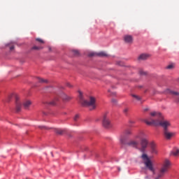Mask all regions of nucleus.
I'll list each match as a JSON object with an SVG mask.
<instances>
[{
  "label": "nucleus",
  "mask_w": 179,
  "mask_h": 179,
  "mask_svg": "<svg viewBox=\"0 0 179 179\" xmlns=\"http://www.w3.org/2000/svg\"><path fill=\"white\" fill-rule=\"evenodd\" d=\"M144 122L147 125H155V127H162L163 131H167L170 127H171V123L170 121L164 120V117L162 116L159 117V120H155L150 118V121L148 119L144 120Z\"/></svg>",
  "instance_id": "1"
},
{
  "label": "nucleus",
  "mask_w": 179,
  "mask_h": 179,
  "mask_svg": "<svg viewBox=\"0 0 179 179\" xmlns=\"http://www.w3.org/2000/svg\"><path fill=\"white\" fill-rule=\"evenodd\" d=\"M80 103L83 107H90V110L96 108V99L94 96L90 97V101L83 99V95L81 92H79Z\"/></svg>",
  "instance_id": "2"
},
{
  "label": "nucleus",
  "mask_w": 179,
  "mask_h": 179,
  "mask_svg": "<svg viewBox=\"0 0 179 179\" xmlns=\"http://www.w3.org/2000/svg\"><path fill=\"white\" fill-rule=\"evenodd\" d=\"M136 139H138V141H140L138 150L141 151L142 153H145L149 145V141L146 138L145 134L140 133L139 134L136 135Z\"/></svg>",
  "instance_id": "3"
},
{
  "label": "nucleus",
  "mask_w": 179,
  "mask_h": 179,
  "mask_svg": "<svg viewBox=\"0 0 179 179\" xmlns=\"http://www.w3.org/2000/svg\"><path fill=\"white\" fill-rule=\"evenodd\" d=\"M170 166H171V163L169 159H165L163 164L162 167L161 168L158 175L155 179H160L164 177V174L169 171V169H170Z\"/></svg>",
  "instance_id": "4"
},
{
  "label": "nucleus",
  "mask_w": 179,
  "mask_h": 179,
  "mask_svg": "<svg viewBox=\"0 0 179 179\" xmlns=\"http://www.w3.org/2000/svg\"><path fill=\"white\" fill-rule=\"evenodd\" d=\"M141 159L144 161V164L147 169L150 170V171H155V169L153 168V164H152V161H150V159H149V157H148V155L143 154L141 156Z\"/></svg>",
  "instance_id": "5"
},
{
  "label": "nucleus",
  "mask_w": 179,
  "mask_h": 179,
  "mask_svg": "<svg viewBox=\"0 0 179 179\" xmlns=\"http://www.w3.org/2000/svg\"><path fill=\"white\" fill-rule=\"evenodd\" d=\"M10 97H14L15 100L16 113L20 112V110H22V102H20V97L19 96V95H17V94H13V95L9 96V99H10Z\"/></svg>",
  "instance_id": "6"
},
{
  "label": "nucleus",
  "mask_w": 179,
  "mask_h": 179,
  "mask_svg": "<svg viewBox=\"0 0 179 179\" xmlns=\"http://www.w3.org/2000/svg\"><path fill=\"white\" fill-rule=\"evenodd\" d=\"M164 137L166 139V141H171V138L176 136V133L171 131L169 129L167 130L163 131Z\"/></svg>",
  "instance_id": "7"
},
{
  "label": "nucleus",
  "mask_w": 179,
  "mask_h": 179,
  "mask_svg": "<svg viewBox=\"0 0 179 179\" xmlns=\"http://www.w3.org/2000/svg\"><path fill=\"white\" fill-rule=\"evenodd\" d=\"M139 139H136V140H131L130 141H129L128 143H127L125 141V144L124 145H128V146H131V148H135L136 149H138L139 148Z\"/></svg>",
  "instance_id": "8"
},
{
  "label": "nucleus",
  "mask_w": 179,
  "mask_h": 179,
  "mask_svg": "<svg viewBox=\"0 0 179 179\" xmlns=\"http://www.w3.org/2000/svg\"><path fill=\"white\" fill-rule=\"evenodd\" d=\"M103 127H104V128H108V129L111 128V127H113V124H111V120H110V119H108L107 116L103 117Z\"/></svg>",
  "instance_id": "9"
},
{
  "label": "nucleus",
  "mask_w": 179,
  "mask_h": 179,
  "mask_svg": "<svg viewBox=\"0 0 179 179\" xmlns=\"http://www.w3.org/2000/svg\"><path fill=\"white\" fill-rule=\"evenodd\" d=\"M131 134H132V131H131V130H126L124 131V136H122L120 137V143H122V145H125V141H127V136H128V135H131Z\"/></svg>",
  "instance_id": "10"
},
{
  "label": "nucleus",
  "mask_w": 179,
  "mask_h": 179,
  "mask_svg": "<svg viewBox=\"0 0 179 179\" xmlns=\"http://www.w3.org/2000/svg\"><path fill=\"white\" fill-rule=\"evenodd\" d=\"M150 148L152 155H157V146L156 145V143H155V142L152 141L150 143Z\"/></svg>",
  "instance_id": "11"
},
{
  "label": "nucleus",
  "mask_w": 179,
  "mask_h": 179,
  "mask_svg": "<svg viewBox=\"0 0 179 179\" xmlns=\"http://www.w3.org/2000/svg\"><path fill=\"white\" fill-rule=\"evenodd\" d=\"M123 38L124 43L127 44H132L134 41V37H132L131 35H124Z\"/></svg>",
  "instance_id": "12"
},
{
  "label": "nucleus",
  "mask_w": 179,
  "mask_h": 179,
  "mask_svg": "<svg viewBox=\"0 0 179 179\" xmlns=\"http://www.w3.org/2000/svg\"><path fill=\"white\" fill-rule=\"evenodd\" d=\"M150 117H155V118H156L155 120H160V118L163 117V115H162V113H157L156 111L151 112L150 113Z\"/></svg>",
  "instance_id": "13"
},
{
  "label": "nucleus",
  "mask_w": 179,
  "mask_h": 179,
  "mask_svg": "<svg viewBox=\"0 0 179 179\" xmlns=\"http://www.w3.org/2000/svg\"><path fill=\"white\" fill-rule=\"evenodd\" d=\"M22 106L25 110H29V107L31 106V101L26 100L23 102Z\"/></svg>",
  "instance_id": "14"
},
{
  "label": "nucleus",
  "mask_w": 179,
  "mask_h": 179,
  "mask_svg": "<svg viewBox=\"0 0 179 179\" xmlns=\"http://www.w3.org/2000/svg\"><path fill=\"white\" fill-rule=\"evenodd\" d=\"M57 101H58V98H55V99L50 102L44 101L43 104H49V106H55L57 104Z\"/></svg>",
  "instance_id": "15"
},
{
  "label": "nucleus",
  "mask_w": 179,
  "mask_h": 179,
  "mask_svg": "<svg viewBox=\"0 0 179 179\" xmlns=\"http://www.w3.org/2000/svg\"><path fill=\"white\" fill-rule=\"evenodd\" d=\"M148 58H150V55L148 53L141 54L138 57V59H142V60L148 59Z\"/></svg>",
  "instance_id": "16"
},
{
  "label": "nucleus",
  "mask_w": 179,
  "mask_h": 179,
  "mask_svg": "<svg viewBox=\"0 0 179 179\" xmlns=\"http://www.w3.org/2000/svg\"><path fill=\"white\" fill-rule=\"evenodd\" d=\"M179 155V149L178 148H174L171 152V156H174L175 157H177Z\"/></svg>",
  "instance_id": "17"
},
{
  "label": "nucleus",
  "mask_w": 179,
  "mask_h": 179,
  "mask_svg": "<svg viewBox=\"0 0 179 179\" xmlns=\"http://www.w3.org/2000/svg\"><path fill=\"white\" fill-rule=\"evenodd\" d=\"M166 93H168V94H172V96H179V92L173 91L171 90H166Z\"/></svg>",
  "instance_id": "18"
},
{
  "label": "nucleus",
  "mask_w": 179,
  "mask_h": 179,
  "mask_svg": "<svg viewBox=\"0 0 179 179\" xmlns=\"http://www.w3.org/2000/svg\"><path fill=\"white\" fill-rule=\"evenodd\" d=\"M61 98L64 101H69V100H71V99H72L71 96H68V95H66L65 94H62Z\"/></svg>",
  "instance_id": "19"
},
{
  "label": "nucleus",
  "mask_w": 179,
  "mask_h": 179,
  "mask_svg": "<svg viewBox=\"0 0 179 179\" xmlns=\"http://www.w3.org/2000/svg\"><path fill=\"white\" fill-rule=\"evenodd\" d=\"M97 57H108V55L106 52H99L96 53Z\"/></svg>",
  "instance_id": "20"
},
{
  "label": "nucleus",
  "mask_w": 179,
  "mask_h": 179,
  "mask_svg": "<svg viewBox=\"0 0 179 179\" xmlns=\"http://www.w3.org/2000/svg\"><path fill=\"white\" fill-rule=\"evenodd\" d=\"M55 132H56V134H58L59 135H62V134H64V132H65V131H64L63 129H56Z\"/></svg>",
  "instance_id": "21"
},
{
  "label": "nucleus",
  "mask_w": 179,
  "mask_h": 179,
  "mask_svg": "<svg viewBox=\"0 0 179 179\" xmlns=\"http://www.w3.org/2000/svg\"><path fill=\"white\" fill-rule=\"evenodd\" d=\"M38 82H39V83H48V80L43 78H38Z\"/></svg>",
  "instance_id": "22"
},
{
  "label": "nucleus",
  "mask_w": 179,
  "mask_h": 179,
  "mask_svg": "<svg viewBox=\"0 0 179 179\" xmlns=\"http://www.w3.org/2000/svg\"><path fill=\"white\" fill-rule=\"evenodd\" d=\"M132 97H134V99H136V100H141V96H138V95H135V94H131Z\"/></svg>",
  "instance_id": "23"
},
{
  "label": "nucleus",
  "mask_w": 179,
  "mask_h": 179,
  "mask_svg": "<svg viewBox=\"0 0 179 179\" xmlns=\"http://www.w3.org/2000/svg\"><path fill=\"white\" fill-rule=\"evenodd\" d=\"M36 41H38V43H40L41 44H44V41L40 38H36Z\"/></svg>",
  "instance_id": "24"
},
{
  "label": "nucleus",
  "mask_w": 179,
  "mask_h": 179,
  "mask_svg": "<svg viewBox=\"0 0 179 179\" xmlns=\"http://www.w3.org/2000/svg\"><path fill=\"white\" fill-rule=\"evenodd\" d=\"M32 50H43V47L41 46H34Z\"/></svg>",
  "instance_id": "25"
},
{
  "label": "nucleus",
  "mask_w": 179,
  "mask_h": 179,
  "mask_svg": "<svg viewBox=\"0 0 179 179\" xmlns=\"http://www.w3.org/2000/svg\"><path fill=\"white\" fill-rule=\"evenodd\" d=\"M89 57H96V55H97V53H96V52H90V53H89Z\"/></svg>",
  "instance_id": "26"
},
{
  "label": "nucleus",
  "mask_w": 179,
  "mask_h": 179,
  "mask_svg": "<svg viewBox=\"0 0 179 179\" xmlns=\"http://www.w3.org/2000/svg\"><path fill=\"white\" fill-rule=\"evenodd\" d=\"M173 68H174L173 64H169L166 66V69H173Z\"/></svg>",
  "instance_id": "27"
},
{
  "label": "nucleus",
  "mask_w": 179,
  "mask_h": 179,
  "mask_svg": "<svg viewBox=\"0 0 179 179\" xmlns=\"http://www.w3.org/2000/svg\"><path fill=\"white\" fill-rule=\"evenodd\" d=\"M128 111H129V109L128 108H126L123 110V113L124 114H128Z\"/></svg>",
  "instance_id": "28"
},
{
  "label": "nucleus",
  "mask_w": 179,
  "mask_h": 179,
  "mask_svg": "<svg viewBox=\"0 0 179 179\" xmlns=\"http://www.w3.org/2000/svg\"><path fill=\"white\" fill-rule=\"evenodd\" d=\"M38 128H40V129H48V127L45 126H39Z\"/></svg>",
  "instance_id": "29"
},
{
  "label": "nucleus",
  "mask_w": 179,
  "mask_h": 179,
  "mask_svg": "<svg viewBox=\"0 0 179 179\" xmlns=\"http://www.w3.org/2000/svg\"><path fill=\"white\" fill-rule=\"evenodd\" d=\"M78 120H79V115H76V116L73 118V120L76 122L78 121Z\"/></svg>",
  "instance_id": "30"
},
{
  "label": "nucleus",
  "mask_w": 179,
  "mask_h": 179,
  "mask_svg": "<svg viewBox=\"0 0 179 179\" xmlns=\"http://www.w3.org/2000/svg\"><path fill=\"white\" fill-rule=\"evenodd\" d=\"M73 53L74 54V55H79V51L78 50H73Z\"/></svg>",
  "instance_id": "31"
},
{
  "label": "nucleus",
  "mask_w": 179,
  "mask_h": 179,
  "mask_svg": "<svg viewBox=\"0 0 179 179\" xmlns=\"http://www.w3.org/2000/svg\"><path fill=\"white\" fill-rule=\"evenodd\" d=\"M139 73L140 75H146V72L143 71V70H140Z\"/></svg>",
  "instance_id": "32"
},
{
  "label": "nucleus",
  "mask_w": 179,
  "mask_h": 179,
  "mask_svg": "<svg viewBox=\"0 0 179 179\" xmlns=\"http://www.w3.org/2000/svg\"><path fill=\"white\" fill-rule=\"evenodd\" d=\"M112 103H113V104H117V99H112Z\"/></svg>",
  "instance_id": "33"
},
{
  "label": "nucleus",
  "mask_w": 179,
  "mask_h": 179,
  "mask_svg": "<svg viewBox=\"0 0 179 179\" xmlns=\"http://www.w3.org/2000/svg\"><path fill=\"white\" fill-rule=\"evenodd\" d=\"M10 51L15 50V46L13 45H10Z\"/></svg>",
  "instance_id": "34"
},
{
  "label": "nucleus",
  "mask_w": 179,
  "mask_h": 179,
  "mask_svg": "<svg viewBox=\"0 0 179 179\" xmlns=\"http://www.w3.org/2000/svg\"><path fill=\"white\" fill-rule=\"evenodd\" d=\"M67 86L68 87H72V85H71V83H67Z\"/></svg>",
  "instance_id": "35"
},
{
  "label": "nucleus",
  "mask_w": 179,
  "mask_h": 179,
  "mask_svg": "<svg viewBox=\"0 0 179 179\" xmlns=\"http://www.w3.org/2000/svg\"><path fill=\"white\" fill-rule=\"evenodd\" d=\"M111 94L112 96H115V92H112Z\"/></svg>",
  "instance_id": "36"
},
{
  "label": "nucleus",
  "mask_w": 179,
  "mask_h": 179,
  "mask_svg": "<svg viewBox=\"0 0 179 179\" xmlns=\"http://www.w3.org/2000/svg\"><path fill=\"white\" fill-rule=\"evenodd\" d=\"M149 110V108H145L144 111H148Z\"/></svg>",
  "instance_id": "37"
},
{
  "label": "nucleus",
  "mask_w": 179,
  "mask_h": 179,
  "mask_svg": "<svg viewBox=\"0 0 179 179\" xmlns=\"http://www.w3.org/2000/svg\"><path fill=\"white\" fill-rule=\"evenodd\" d=\"M108 92L110 93L111 91L109 90Z\"/></svg>",
  "instance_id": "38"
},
{
  "label": "nucleus",
  "mask_w": 179,
  "mask_h": 179,
  "mask_svg": "<svg viewBox=\"0 0 179 179\" xmlns=\"http://www.w3.org/2000/svg\"><path fill=\"white\" fill-rule=\"evenodd\" d=\"M132 124H134V122H131Z\"/></svg>",
  "instance_id": "39"
},
{
  "label": "nucleus",
  "mask_w": 179,
  "mask_h": 179,
  "mask_svg": "<svg viewBox=\"0 0 179 179\" xmlns=\"http://www.w3.org/2000/svg\"><path fill=\"white\" fill-rule=\"evenodd\" d=\"M121 171V169H119V171Z\"/></svg>",
  "instance_id": "40"
},
{
  "label": "nucleus",
  "mask_w": 179,
  "mask_h": 179,
  "mask_svg": "<svg viewBox=\"0 0 179 179\" xmlns=\"http://www.w3.org/2000/svg\"><path fill=\"white\" fill-rule=\"evenodd\" d=\"M178 80H179V78H178Z\"/></svg>",
  "instance_id": "41"
}]
</instances>
